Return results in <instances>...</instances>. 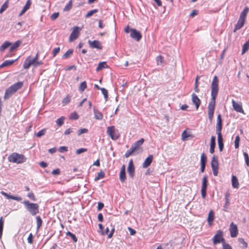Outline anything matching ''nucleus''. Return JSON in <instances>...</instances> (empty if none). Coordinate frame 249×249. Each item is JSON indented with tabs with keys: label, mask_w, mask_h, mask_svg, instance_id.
<instances>
[{
	"label": "nucleus",
	"mask_w": 249,
	"mask_h": 249,
	"mask_svg": "<svg viewBox=\"0 0 249 249\" xmlns=\"http://www.w3.org/2000/svg\"><path fill=\"white\" fill-rule=\"evenodd\" d=\"M102 94L104 95V98L107 100L108 98V92L107 90L104 88L101 89Z\"/></svg>",
	"instance_id": "6e6d98bb"
},
{
	"label": "nucleus",
	"mask_w": 249,
	"mask_h": 249,
	"mask_svg": "<svg viewBox=\"0 0 249 249\" xmlns=\"http://www.w3.org/2000/svg\"><path fill=\"white\" fill-rule=\"evenodd\" d=\"M60 47L55 48L53 51V56L54 57L60 51Z\"/></svg>",
	"instance_id": "0e129e2a"
},
{
	"label": "nucleus",
	"mask_w": 249,
	"mask_h": 249,
	"mask_svg": "<svg viewBox=\"0 0 249 249\" xmlns=\"http://www.w3.org/2000/svg\"><path fill=\"white\" fill-rule=\"evenodd\" d=\"M67 235L71 237L74 242H77V239L75 234L71 233L70 231H68L67 232Z\"/></svg>",
	"instance_id": "3c124183"
},
{
	"label": "nucleus",
	"mask_w": 249,
	"mask_h": 249,
	"mask_svg": "<svg viewBox=\"0 0 249 249\" xmlns=\"http://www.w3.org/2000/svg\"><path fill=\"white\" fill-rule=\"evenodd\" d=\"M153 159V156L152 155H149L144 161L142 164V167L146 168L148 167L152 163Z\"/></svg>",
	"instance_id": "aec40b11"
},
{
	"label": "nucleus",
	"mask_w": 249,
	"mask_h": 249,
	"mask_svg": "<svg viewBox=\"0 0 249 249\" xmlns=\"http://www.w3.org/2000/svg\"><path fill=\"white\" fill-rule=\"evenodd\" d=\"M70 101H71V98L68 95L66 97H65L63 99L62 103L64 105H66V104L69 103L70 102Z\"/></svg>",
	"instance_id": "69168bd1"
},
{
	"label": "nucleus",
	"mask_w": 249,
	"mask_h": 249,
	"mask_svg": "<svg viewBox=\"0 0 249 249\" xmlns=\"http://www.w3.org/2000/svg\"><path fill=\"white\" fill-rule=\"evenodd\" d=\"M222 120L221 118V115L218 114L217 118V123L216 124V133L217 135H222L221 130L222 128Z\"/></svg>",
	"instance_id": "9d476101"
},
{
	"label": "nucleus",
	"mask_w": 249,
	"mask_h": 249,
	"mask_svg": "<svg viewBox=\"0 0 249 249\" xmlns=\"http://www.w3.org/2000/svg\"><path fill=\"white\" fill-rule=\"evenodd\" d=\"M73 50L72 49L68 50L62 56L63 59H67L69 58L72 54Z\"/></svg>",
	"instance_id": "e433bc0d"
},
{
	"label": "nucleus",
	"mask_w": 249,
	"mask_h": 249,
	"mask_svg": "<svg viewBox=\"0 0 249 249\" xmlns=\"http://www.w3.org/2000/svg\"><path fill=\"white\" fill-rule=\"evenodd\" d=\"M127 172L129 176L131 178H133L135 175V168L133 162V160L131 159L129 160L128 166L127 167Z\"/></svg>",
	"instance_id": "9b49d317"
},
{
	"label": "nucleus",
	"mask_w": 249,
	"mask_h": 249,
	"mask_svg": "<svg viewBox=\"0 0 249 249\" xmlns=\"http://www.w3.org/2000/svg\"><path fill=\"white\" fill-rule=\"evenodd\" d=\"M64 119L65 118L64 117H61L57 119L56 123L59 126H61L63 124Z\"/></svg>",
	"instance_id": "de8ad7c7"
},
{
	"label": "nucleus",
	"mask_w": 249,
	"mask_h": 249,
	"mask_svg": "<svg viewBox=\"0 0 249 249\" xmlns=\"http://www.w3.org/2000/svg\"><path fill=\"white\" fill-rule=\"evenodd\" d=\"M240 138L239 135H237L235 137L234 141V146L236 149L238 148L239 146Z\"/></svg>",
	"instance_id": "c03bdc74"
},
{
	"label": "nucleus",
	"mask_w": 249,
	"mask_h": 249,
	"mask_svg": "<svg viewBox=\"0 0 249 249\" xmlns=\"http://www.w3.org/2000/svg\"><path fill=\"white\" fill-rule=\"evenodd\" d=\"M107 132L108 135L111 137L113 140H116L119 138V135L115 133L114 126H110L107 128Z\"/></svg>",
	"instance_id": "39448f33"
},
{
	"label": "nucleus",
	"mask_w": 249,
	"mask_h": 249,
	"mask_svg": "<svg viewBox=\"0 0 249 249\" xmlns=\"http://www.w3.org/2000/svg\"><path fill=\"white\" fill-rule=\"evenodd\" d=\"M4 222L3 220V217L0 218V238H1L2 234Z\"/></svg>",
	"instance_id": "49530a36"
},
{
	"label": "nucleus",
	"mask_w": 249,
	"mask_h": 249,
	"mask_svg": "<svg viewBox=\"0 0 249 249\" xmlns=\"http://www.w3.org/2000/svg\"><path fill=\"white\" fill-rule=\"evenodd\" d=\"M27 197L31 199L32 200L36 201V198L34 195V194L32 192L30 191L27 195Z\"/></svg>",
	"instance_id": "4d7b16f0"
},
{
	"label": "nucleus",
	"mask_w": 249,
	"mask_h": 249,
	"mask_svg": "<svg viewBox=\"0 0 249 249\" xmlns=\"http://www.w3.org/2000/svg\"><path fill=\"white\" fill-rule=\"evenodd\" d=\"M46 129H43L40 131H39L36 134V136L37 137H40L44 135L45 134Z\"/></svg>",
	"instance_id": "bf43d9fd"
},
{
	"label": "nucleus",
	"mask_w": 249,
	"mask_h": 249,
	"mask_svg": "<svg viewBox=\"0 0 249 249\" xmlns=\"http://www.w3.org/2000/svg\"><path fill=\"white\" fill-rule=\"evenodd\" d=\"M0 193L1 195L5 196L6 198L8 199H11L17 200L18 201H20L22 200V197L20 196L10 195V194H8L4 191H1Z\"/></svg>",
	"instance_id": "f8f14e48"
},
{
	"label": "nucleus",
	"mask_w": 249,
	"mask_h": 249,
	"mask_svg": "<svg viewBox=\"0 0 249 249\" xmlns=\"http://www.w3.org/2000/svg\"><path fill=\"white\" fill-rule=\"evenodd\" d=\"M88 43L90 46V47L92 48H96L98 49H101L102 46L101 45V43L98 40H89Z\"/></svg>",
	"instance_id": "2eb2a0df"
},
{
	"label": "nucleus",
	"mask_w": 249,
	"mask_h": 249,
	"mask_svg": "<svg viewBox=\"0 0 249 249\" xmlns=\"http://www.w3.org/2000/svg\"><path fill=\"white\" fill-rule=\"evenodd\" d=\"M212 168H218V162L217 158L215 156H213L211 162Z\"/></svg>",
	"instance_id": "cd10ccee"
},
{
	"label": "nucleus",
	"mask_w": 249,
	"mask_h": 249,
	"mask_svg": "<svg viewBox=\"0 0 249 249\" xmlns=\"http://www.w3.org/2000/svg\"><path fill=\"white\" fill-rule=\"evenodd\" d=\"M98 9H93L92 10H90V11H89L86 15V18H89V17L91 16L94 14L98 12Z\"/></svg>",
	"instance_id": "603ef678"
},
{
	"label": "nucleus",
	"mask_w": 249,
	"mask_h": 249,
	"mask_svg": "<svg viewBox=\"0 0 249 249\" xmlns=\"http://www.w3.org/2000/svg\"><path fill=\"white\" fill-rule=\"evenodd\" d=\"M17 60V59L13 60H5L0 65V68L10 66L12 65L14 62H15Z\"/></svg>",
	"instance_id": "f704fd0d"
},
{
	"label": "nucleus",
	"mask_w": 249,
	"mask_h": 249,
	"mask_svg": "<svg viewBox=\"0 0 249 249\" xmlns=\"http://www.w3.org/2000/svg\"><path fill=\"white\" fill-rule=\"evenodd\" d=\"M232 104L233 107L235 111L238 112L244 113L241 104L236 103L233 100H232Z\"/></svg>",
	"instance_id": "4468645a"
},
{
	"label": "nucleus",
	"mask_w": 249,
	"mask_h": 249,
	"mask_svg": "<svg viewBox=\"0 0 249 249\" xmlns=\"http://www.w3.org/2000/svg\"><path fill=\"white\" fill-rule=\"evenodd\" d=\"M87 88V83L86 81H84L80 84L79 87V90L81 92H83Z\"/></svg>",
	"instance_id": "a18cd8bd"
},
{
	"label": "nucleus",
	"mask_w": 249,
	"mask_h": 249,
	"mask_svg": "<svg viewBox=\"0 0 249 249\" xmlns=\"http://www.w3.org/2000/svg\"><path fill=\"white\" fill-rule=\"evenodd\" d=\"M219 80L216 76L213 77L211 84V97L212 98L216 99L219 90L218 88Z\"/></svg>",
	"instance_id": "7ed1b4c3"
},
{
	"label": "nucleus",
	"mask_w": 249,
	"mask_h": 249,
	"mask_svg": "<svg viewBox=\"0 0 249 249\" xmlns=\"http://www.w3.org/2000/svg\"><path fill=\"white\" fill-rule=\"evenodd\" d=\"M68 150V147L65 146H60L59 148V151L60 153L67 152Z\"/></svg>",
	"instance_id": "338daca9"
},
{
	"label": "nucleus",
	"mask_w": 249,
	"mask_h": 249,
	"mask_svg": "<svg viewBox=\"0 0 249 249\" xmlns=\"http://www.w3.org/2000/svg\"><path fill=\"white\" fill-rule=\"evenodd\" d=\"M215 145V137L214 136H212L211 138L210 148V152L211 154L213 153L214 152Z\"/></svg>",
	"instance_id": "5701e85b"
},
{
	"label": "nucleus",
	"mask_w": 249,
	"mask_h": 249,
	"mask_svg": "<svg viewBox=\"0 0 249 249\" xmlns=\"http://www.w3.org/2000/svg\"><path fill=\"white\" fill-rule=\"evenodd\" d=\"M80 30V29L78 26H75L73 28L72 32L69 38V41L70 42L75 40L78 37Z\"/></svg>",
	"instance_id": "1a4fd4ad"
},
{
	"label": "nucleus",
	"mask_w": 249,
	"mask_h": 249,
	"mask_svg": "<svg viewBox=\"0 0 249 249\" xmlns=\"http://www.w3.org/2000/svg\"><path fill=\"white\" fill-rule=\"evenodd\" d=\"M32 2L31 0H27L25 6L19 14V17L22 16L30 7Z\"/></svg>",
	"instance_id": "412c9836"
},
{
	"label": "nucleus",
	"mask_w": 249,
	"mask_h": 249,
	"mask_svg": "<svg viewBox=\"0 0 249 249\" xmlns=\"http://www.w3.org/2000/svg\"><path fill=\"white\" fill-rule=\"evenodd\" d=\"M245 19H245V18L239 17V18L235 26V27H234V29L233 30L234 32H235L236 30H239L243 26V25L245 24Z\"/></svg>",
	"instance_id": "dca6fc26"
},
{
	"label": "nucleus",
	"mask_w": 249,
	"mask_h": 249,
	"mask_svg": "<svg viewBox=\"0 0 249 249\" xmlns=\"http://www.w3.org/2000/svg\"><path fill=\"white\" fill-rule=\"evenodd\" d=\"M26 210L34 216L39 213V205L37 203L30 202L28 200H24L22 202Z\"/></svg>",
	"instance_id": "f257e3e1"
},
{
	"label": "nucleus",
	"mask_w": 249,
	"mask_h": 249,
	"mask_svg": "<svg viewBox=\"0 0 249 249\" xmlns=\"http://www.w3.org/2000/svg\"><path fill=\"white\" fill-rule=\"evenodd\" d=\"M135 151L134 148L131 146L130 148L125 152L124 156L126 158H128Z\"/></svg>",
	"instance_id": "79ce46f5"
},
{
	"label": "nucleus",
	"mask_w": 249,
	"mask_h": 249,
	"mask_svg": "<svg viewBox=\"0 0 249 249\" xmlns=\"http://www.w3.org/2000/svg\"><path fill=\"white\" fill-rule=\"evenodd\" d=\"M88 131L87 128H81L78 131V135L80 136L83 133H87Z\"/></svg>",
	"instance_id": "680f3d73"
},
{
	"label": "nucleus",
	"mask_w": 249,
	"mask_h": 249,
	"mask_svg": "<svg viewBox=\"0 0 249 249\" xmlns=\"http://www.w3.org/2000/svg\"><path fill=\"white\" fill-rule=\"evenodd\" d=\"M93 112L94 114V117L96 119L101 120L103 118V115L102 113L100 112L99 110H98L95 107H93Z\"/></svg>",
	"instance_id": "a878e982"
},
{
	"label": "nucleus",
	"mask_w": 249,
	"mask_h": 249,
	"mask_svg": "<svg viewBox=\"0 0 249 249\" xmlns=\"http://www.w3.org/2000/svg\"><path fill=\"white\" fill-rule=\"evenodd\" d=\"M249 11V8L248 7H246L243 11L241 12L240 17V18L246 19L247 15Z\"/></svg>",
	"instance_id": "ea45409f"
},
{
	"label": "nucleus",
	"mask_w": 249,
	"mask_h": 249,
	"mask_svg": "<svg viewBox=\"0 0 249 249\" xmlns=\"http://www.w3.org/2000/svg\"><path fill=\"white\" fill-rule=\"evenodd\" d=\"M23 83L22 82H18L11 86V89L14 90V91L15 92L19 89L22 88L23 86Z\"/></svg>",
	"instance_id": "393cba45"
},
{
	"label": "nucleus",
	"mask_w": 249,
	"mask_h": 249,
	"mask_svg": "<svg viewBox=\"0 0 249 249\" xmlns=\"http://www.w3.org/2000/svg\"><path fill=\"white\" fill-rule=\"evenodd\" d=\"M214 220V213L213 211V210H211L208 214V222L210 225H212V222H213Z\"/></svg>",
	"instance_id": "7c9ffc66"
},
{
	"label": "nucleus",
	"mask_w": 249,
	"mask_h": 249,
	"mask_svg": "<svg viewBox=\"0 0 249 249\" xmlns=\"http://www.w3.org/2000/svg\"><path fill=\"white\" fill-rule=\"evenodd\" d=\"M243 155L247 165L249 167V156L247 152H244Z\"/></svg>",
	"instance_id": "5fc2aeb1"
},
{
	"label": "nucleus",
	"mask_w": 249,
	"mask_h": 249,
	"mask_svg": "<svg viewBox=\"0 0 249 249\" xmlns=\"http://www.w3.org/2000/svg\"><path fill=\"white\" fill-rule=\"evenodd\" d=\"M36 224H37V228L38 229L40 228L42 225V220L39 216H37L36 217Z\"/></svg>",
	"instance_id": "8fccbe9b"
},
{
	"label": "nucleus",
	"mask_w": 249,
	"mask_h": 249,
	"mask_svg": "<svg viewBox=\"0 0 249 249\" xmlns=\"http://www.w3.org/2000/svg\"><path fill=\"white\" fill-rule=\"evenodd\" d=\"M156 61L158 65L161 64L163 61L162 57L161 55H158L156 58Z\"/></svg>",
	"instance_id": "e2e57ef3"
},
{
	"label": "nucleus",
	"mask_w": 249,
	"mask_h": 249,
	"mask_svg": "<svg viewBox=\"0 0 249 249\" xmlns=\"http://www.w3.org/2000/svg\"><path fill=\"white\" fill-rule=\"evenodd\" d=\"M213 243L214 245L220 243H223L225 239L223 237V232L221 230H218L216 234L213 238Z\"/></svg>",
	"instance_id": "20e7f679"
},
{
	"label": "nucleus",
	"mask_w": 249,
	"mask_h": 249,
	"mask_svg": "<svg viewBox=\"0 0 249 249\" xmlns=\"http://www.w3.org/2000/svg\"><path fill=\"white\" fill-rule=\"evenodd\" d=\"M23 83L22 82H18L11 86V89L14 90V91L15 92L19 89L22 88L23 86Z\"/></svg>",
	"instance_id": "b1692460"
},
{
	"label": "nucleus",
	"mask_w": 249,
	"mask_h": 249,
	"mask_svg": "<svg viewBox=\"0 0 249 249\" xmlns=\"http://www.w3.org/2000/svg\"><path fill=\"white\" fill-rule=\"evenodd\" d=\"M192 100L195 105L196 109H197L200 106L201 101L197 96L194 93L192 94Z\"/></svg>",
	"instance_id": "f3484780"
},
{
	"label": "nucleus",
	"mask_w": 249,
	"mask_h": 249,
	"mask_svg": "<svg viewBox=\"0 0 249 249\" xmlns=\"http://www.w3.org/2000/svg\"><path fill=\"white\" fill-rule=\"evenodd\" d=\"M207 161V157L204 154L202 153L201 156V164H205Z\"/></svg>",
	"instance_id": "864d4df0"
},
{
	"label": "nucleus",
	"mask_w": 249,
	"mask_h": 249,
	"mask_svg": "<svg viewBox=\"0 0 249 249\" xmlns=\"http://www.w3.org/2000/svg\"><path fill=\"white\" fill-rule=\"evenodd\" d=\"M218 148L220 151H222L224 148L223 139L222 135H217Z\"/></svg>",
	"instance_id": "bb28decb"
},
{
	"label": "nucleus",
	"mask_w": 249,
	"mask_h": 249,
	"mask_svg": "<svg viewBox=\"0 0 249 249\" xmlns=\"http://www.w3.org/2000/svg\"><path fill=\"white\" fill-rule=\"evenodd\" d=\"M108 67L106 62H100L96 69V71H99L104 68H107Z\"/></svg>",
	"instance_id": "c756f323"
},
{
	"label": "nucleus",
	"mask_w": 249,
	"mask_h": 249,
	"mask_svg": "<svg viewBox=\"0 0 249 249\" xmlns=\"http://www.w3.org/2000/svg\"><path fill=\"white\" fill-rule=\"evenodd\" d=\"M9 5V0H6L5 2L2 4L0 9V14L2 13L8 8Z\"/></svg>",
	"instance_id": "4c0bfd02"
},
{
	"label": "nucleus",
	"mask_w": 249,
	"mask_h": 249,
	"mask_svg": "<svg viewBox=\"0 0 249 249\" xmlns=\"http://www.w3.org/2000/svg\"><path fill=\"white\" fill-rule=\"evenodd\" d=\"M232 186L234 188H238L239 187L238 180L235 176H232Z\"/></svg>",
	"instance_id": "473e14b6"
},
{
	"label": "nucleus",
	"mask_w": 249,
	"mask_h": 249,
	"mask_svg": "<svg viewBox=\"0 0 249 249\" xmlns=\"http://www.w3.org/2000/svg\"><path fill=\"white\" fill-rule=\"evenodd\" d=\"M207 186V177L206 176H204L202 178V186L201 189V193L202 197L205 198L206 196V188Z\"/></svg>",
	"instance_id": "6e6552de"
},
{
	"label": "nucleus",
	"mask_w": 249,
	"mask_h": 249,
	"mask_svg": "<svg viewBox=\"0 0 249 249\" xmlns=\"http://www.w3.org/2000/svg\"><path fill=\"white\" fill-rule=\"evenodd\" d=\"M21 42L20 40H18L16 41L13 44L11 45L10 47L9 51L10 52H12L14 50L18 47L21 44Z\"/></svg>",
	"instance_id": "2f4dec72"
},
{
	"label": "nucleus",
	"mask_w": 249,
	"mask_h": 249,
	"mask_svg": "<svg viewBox=\"0 0 249 249\" xmlns=\"http://www.w3.org/2000/svg\"><path fill=\"white\" fill-rule=\"evenodd\" d=\"M144 141V139L142 138L140 140L135 142L131 146L133 147L134 149L136 151L140 149V146L143 144Z\"/></svg>",
	"instance_id": "4be33fe9"
},
{
	"label": "nucleus",
	"mask_w": 249,
	"mask_h": 249,
	"mask_svg": "<svg viewBox=\"0 0 249 249\" xmlns=\"http://www.w3.org/2000/svg\"><path fill=\"white\" fill-rule=\"evenodd\" d=\"M79 116L75 112L72 113L70 116V119L71 120H77Z\"/></svg>",
	"instance_id": "13d9d810"
},
{
	"label": "nucleus",
	"mask_w": 249,
	"mask_h": 249,
	"mask_svg": "<svg viewBox=\"0 0 249 249\" xmlns=\"http://www.w3.org/2000/svg\"><path fill=\"white\" fill-rule=\"evenodd\" d=\"M223 249H231V246L226 243L225 241L222 243Z\"/></svg>",
	"instance_id": "774afa93"
},
{
	"label": "nucleus",
	"mask_w": 249,
	"mask_h": 249,
	"mask_svg": "<svg viewBox=\"0 0 249 249\" xmlns=\"http://www.w3.org/2000/svg\"><path fill=\"white\" fill-rule=\"evenodd\" d=\"M225 199H226V201H225V205L224 206L223 210L226 212L227 211L228 206L230 204V200L229 198V195L228 194L226 195Z\"/></svg>",
	"instance_id": "58836bf2"
},
{
	"label": "nucleus",
	"mask_w": 249,
	"mask_h": 249,
	"mask_svg": "<svg viewBox=\"0 0 249 249\" xmlns=\"http://www.w3.org/2000/svg\"><path fill=\"white\" fill-rule=\"evenodd\" d=\"M72 0H70L64 8V11H69L72 7Z\"/></svg>",
	"instance_id": "37998d69"
},
{
	"label": "nucleus",
	"mask_w": 249,
	"mask_h": 249,
	"mask_svg": "<svg viewBox=\"0 0 249 249\" xmlns=\"http://www.w3.org/2000/svg\"><path fill=\"white\" fill-rule=\"evenodd\" d=\"M238 242L240 248L244 249L247 248L248 247V244L246 242L244 241V239L242 238H239L238 239Z\"/></svg>",
	"instance_id": "c9c22d12"
},
{
	"label": "nucleus",
	"mask_w": 249,
	"mask_h": 249,
	"mask_svg": "<svg viewBox=\"0 0 249 249\" xmlns=\"http://www.w3.org/2000/svg\"><path fill=\"white\" fill-rule=\"evenodd\" d=\"M11 45V43L8 41H5L1 46L0 51H3Z\"/></svg>",
	"instance_id": "a19ab883"
},
{
	"label": "nucleus",
	"mask_w": 249,
	"mask_h": 249,
	"mask_svg": "<svg viewBox=\"0 0 249 249\" xmlns=\"http://www.w3.org/2000/svg\"><path fill=\"white\" fill-rule=\"evenodd\" d=\"M8 160L11 162L20 164L25 162L26 158L23 155L15 152L8 156Z\"/></svg>",
	"instance_id": "f03ea898"
},
{
	"label": "nucleus",
	"mask_w": 249,
	"mask_h": 249,
	"mask_svg": "<svg viewBox=\"0 0 249 249\" xmlns=\"http://www.w3.org/2000/svg\"><path fill=\"white\" fill-rule=\"evenodd\" d=\"M120 180L122 182H124L126 179L125 167L123 165L121 168L119 175Z\"/></svg>",
	"instance_id": "6ab92c4d"
},
{
	"label": "nucleus",
	"mask_w": 249,
	"mask_h": 249,
	"mask_svg": "<svg viewBox=\"0 0 249 249\" xmlns=\"http://www.w3.org/2000/svg\"><path fill=\"white\" fill-rule=\"evenodd\" d=\"M229 231L230 232V235L231 237H236L238 234V230L237 225L231 222L230 225Z\"/></svg>",
	"instance_id": "0eeeda50"
},
{
	"label": "nucleus",
	"mask_w": 249,
	"mask_h": 249,
	"mask_svg": "<svg viewBox=\"0 0 249 249\" xmlns=\"http://www.w3.org/2000/svg\"><path fill=\"white\" fill-rule=\"evenodd\" d=\"M87 151V149L85 148H81L76 150V154L79 155L83 152Z\"/></svg>",
	"instance_id": "052dcab7"
},
{
	"label": "nucleus",
	"mask_w": 249,
	"mask_h": 249,
	"mask_svg": "<svg viewBox=\"0 0 249 249\" xmlns=\"http://www.w3.org/2000/svg\"><path fill=\"white\" fill-rule=\"evenodd\" d=\"M35 60H33L30 56H29L25 60L23 64V68L28 69L32 65H34Z\"/></svg>",
	"instance_id": "ddd939ff"
},
{
	"label": "nucleus",
	"mask_w": 249,
	"mask_h": 249,
	"mask_svg": "<svg viewBox=\"0 0 249 249\" xmlns=\"http://www.w3.org/2000/svg\"><path fill=\"white\" fill-rule=\"evenodd\" d=\"M130 32V36L131 38L134 39L137 41H139L141 39L142 36L140 32L137 31L135 29L131 28Z\"/></svg>",
	"instance_id": "423d86ee"
},
{
	"label": "nucleus",
	"mask_w": 249,
	"mask_h": 249,
	"mask_svg": "<svg viewBox=\"0 0 249 249\" xmlns=\"http://www.w3.org/2000/svg\"><path fill=\"white\" fill-rule=\"evenodd\" d=\"M15 92L14 91V90L11 89V87H10L6 90L4 96V98L5 99L9 98Z\"/></svg>",
	"instance_id": "c85d7f7f"
},
{
	"label": "nucleus",
	"mask_w": 249,
	"mask_h": 249,
	"mask_svg": "<svg viewBox=\"0 0 249 249\" xmlns=\"http://www.w3.org/2000/svg\"><path fill=\"white\" fill-rule=\"evenodd\" d=\"M215 99L212 98L211 102L208 106V113L214 114V110L215 108Z\"/></svg>",
	"instance_id": "a211bd4d"
},
{
	"label": "nucleus",
	"mask_w": 249,
	"mask_h": 249,
	"mask_svg": "<svg viewBox=\"0 0 249 249\" xmlns=\"http://www.w3.org/2000/svg\"><path fill=\"white\" fill-rule=\"evenodd\" d=\"M104 177H105V173L101 171V172L98 173L97 176L95 178V181L98 180L101 178H104Z\"/></svg>",
	"instance_id": "09e8293b"
},
{
	"label": "nucleus",
	"mask_w": 249,
	"mask_h": 249,
	"mask_svg": "<svg viewBox=\"0 0 249 249\" xmlns=\"http://www.w3.org/2000/svg\"><path fill=\"white\" fill-rule=\"evenodd\" d=\"M114 231V228H112L111 229V231H109V228L108 227H107L105 229V231H103V234H105V235H108V237L109 238H110V237H112V235L113 234Z\"/></svg>",
	"instance_id": "72a5a7b5"
}]
</instances>
